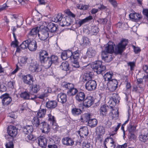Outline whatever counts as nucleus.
<instances>
[{
  "label": "nucleus",
  "mask_w": 148,
  "mask_h": 148,
  "mask_svg": "<svg viewBox=\"0 0 148 148\" xmlns=\"http://www.w3.org/2000/svg\"><path fill=\"white\" fill-rule=\"evenodd\" d=\"M128 43L127 40L123 39L115 47L114 49V44L113 42L109 41L104 46V49L101 52L110 54L114 53L116 54H121L125 49Z\"/></svg>",
  "instance_id": "1"
},
{
  "label": "nucleus",
  "mask_w": 148,
  "mask_h": 148,
  "mask_svg": "<svg viewBox=\"0 0 148 148\" xmlns=\"http://www.w3.org/2000/svg\"><path fill=\"white\" fill-rule=\"evenodd\" d=\"M32 122L33 125L42 130L43 133L47 134L50 131L49 125L42 119H39L36 117H34Z\"/></svg>",
  "instance_id": "2"
},
{
  "label": "nucleus",
  "mask_w": 148,
  "mask_h": 148,
  "mask_svg": "<svg viewBox=\"0 0 148 148\" xmlns=\"http://www.w3.org/2000/svg\"><path fill=\"white\" fill-rule=\"evenodd\" d=\"M64 12L68 16L63 17L61 21H60V25L62 27L67 26L71 25L73 23V21L70 16L73 18H74L75 16V15L72 13L69 10H66Z\"/></svg>",
  "instance_id": "3"
},
{
  "label": "nucleus",
  "mask_w": 148,
  "mask_h": 148,
  "mask_svg": "<svg viewBox=\"0 0 148 148\" xmlns=\"http://www.w3.org/2000/svg\"><path fill=\"white\" fill-rule=\"evenodd\" d=\"M91 68L97 74H100L106 69V66L102 64L101 61H97L93 62L91 65Z\"/></svg>",
  "instance_id": "4"
},
{
  "label": "nucleus",
  "mask_w": 148,
  "mask_h": 148,
  "mask_svg": "<svg viewBox=\"0 0 148 148\" xmlns=\"http://www.w3.org/2000/svg\"><path fill=\"white\" fill-rule=\"evenodd\" d=\"M18 129L16 127L10 125L8 128L7 132L8 135L6 136V138H12L14 139L17 135L18 133Z\"/></svg>",
  "instance_id": "5"
},
{
  "label": "nucleus",
  "mask_w": 148,
  "mask_h": 148,
  "mask_svg": "<svg viewBox=\"0 0 148 148\" xmlns=\"http://www.w3.org/2000/svg\"><path fill=\"white\" fill-rule=\"evenodd\" d=\"M39 55L40 62L47 66V61L49 58L48 53L46 51L42 50L40 52Z\"/></svg>",
  "instance_id": "6"
},
{
  "label": "nucleus",
  "mask_w": 148,
  "mask_h": 148,
  "mask_svg": "<svg viewBox=\"0 0 148 148\" xmlns=\"http://www.w3.org/2000/svg\"><path fill=\"white\" fill-rule=\"evenodd\" d=\"M0 98L1 99L2 105L4 106H6L10 104L12 101V98L9 94L5 93L2 95Z\"/></svg>",
  "instance_id": "7"
},
{
  "label": "nucleus",
  "mask_w": 148,
  "mask_h": 148,
  "mask_svg": "<svg viewBox=\"0 0 148 148\" xmlns=\"http://www.w3.org/2000/svg\"><path fill=\"white\" fill-rule=\"evenodd\" d=\"M51 89L49 87H46L45 88L44 91L41 94L38 95L37 96H34V98L31 97L30 99L34 100L35 98H38L43 99L45 97H47L48 94L51 93Z\"/></svg>",
  "instance_id": "8"
},
{
  "label": "nucleus",
  "mask_w": 148,
  "mask_h": 148,
  "mask_svg": "<svg viewBox=\"0 0 148 148\" xmlns=\"http://www.w3.org/2000/svg\"><path fill=\"white\" fill-rule=\"evenodd\" d=\"M97 83L94 80H90L87 81L85 84L86 89L88 90L91 91L95 89L97 86Z\"/></svg>",
  "instance_id": "9"
},
{
  "label": "nucleus",
  "mask_w": 148,
  "mask_h": 148,
  "mask_svg": "<svg viewBox=\"0 0 148 148\" xmlns=\"http://www.w3.org/2000/svg\"><path fill=\"white\" fill-rule=\"evenodd\" d=\"M119 96L117 93H113L111 98L108 102L110 104V107L112 108L114 107L116 104L119 102Z\"/></svg>",
  "instance_id": "10"
},
{
  "label": "nucleus",
  "mask_w": 148,
  "mask_h": 148,
  "mask_svg": "<svg viewBox=\"0 0 148 148\" xmlns=\"http://www.w3.org/2000/svg\"><path fill=\"white\" fill-rule=\"evenodd\" d=\"M29 69L30 71L33 73L40 72L42 70L40 66L36 62L31 63Z\"/></svg>",
  "instance_id": "11"
},
{
  "label": "nucleus",
  "mask_w": 148,
  "mask_h": 148,
  "mask_svg": "<svg viewBox=\"0 0 148 148\" xmlns=\"http://www.w3.org/2000/svg\"><path fill=\"white\" fill-rule=\"evenodd\" d=\"M49 34L47 29L45 27L39 32L38 35L40 39L42 40H45L49 37Z\"/></svg>",
  "instance_id": "12"
},
{
  "label": "nucleus",
  "mask_w": 148,
  "mask_h": 148,
  "mask_svg": "<svg viewBox=\"0 0 148 148\" xmlns=\"http://www.w3.org/2000/svg\"><path fill=\"white\" fill-rule=\"evenodd\" d=\"M38 27H36L32 29L27 35V38L29 39H34L37 36L39 31Z\"/></svg>",
  "instance_id": "13"
},
{
  "label": "nucleus",
  "mask_w": 148,
  "mask_h": 148,
  "mask_svg": "<svg viewBox=\"0 0 148 148\" xmlns=\"http://www.w3.org/2000/svg\"><path fill=\"white\" fill-rule=\"evenodd\" d=\"M139 140L143 142H145L148 140V130L146 129L142 131L139 136Z\"/></svg>",
  "instance_id": "14"
},
{
  "label": "nucleus",
  "mask_w": 148,
  "mask_h": 148,
  "mask_svg": "<svg viewBox=\"0 0 148 148\" xmlns=\"http://www.w3.org/2000/svg\"><path fill=\"white\" fill-rule=\"evenodd\" d=\"M83 104L86 107H89L94 103L93 98L91 96H88L83 101Z\"/></svg>",
  "instance_id": "15"
},
{
  "label": "nucleus",
  "mask_w": 148,
  "mask_h": 148,
  "mask_svg": "<svg viewBox=\"0 0 148 148\" xmlns=\"http://www.w3.org/2000/svg\"><path fill=\"white\" fill-rule=\"evenodd\" d=\"M118 84V83L116 80L112 79L111 81L108 83L107 88L110 91L113 92L116 89Z\"/></svg>",
  "instance_id": "16"
},
{
  "label": "nucleus",
  "mask_w": 148,
  "mask_h": 148,
  "mask_svg": "<svg viewBox=\"0 0 148 148\" xmlns=\"http://www.w3.org/2000/svg\"><path fill=\"white\" fill-rule=\"evenodd\" d=\"M58 60V58L56 56L52 55L50 57H49L47 60V67H50L52 64H57Z\"/></svg>",
  "instance_id": "17"
},
{
  "label": "nucleus",
  "mask_w": 148,
  "mask_h": 148,
  "mask_svg": "<svg viewBox=\"0 0 148 148\" xmlns=\"http://www.w3.org/2000/svg\"><path fill=\"white\" fill-rule=\"evenodd\" d=\"M28 48L31 51H35L37 47V44L36 41L33 39H28Z\"/></svg>",
  "instance_id": "18"
},
{
  "label": "nucleus",
  "mask_w": 148,
  "mask_h": 148,
  "mask_svg": "<svg viewBox=\"0 0 148 148\" xmlns=\"http://www.w3.org/2000/svg\"><path fill=\"white\" fill-rule=\"evenodd\" d=\"M11 18L13 20L15 19L16 20L17 23V27H20L23 24L24 20L23 18L21 16H19L16 14H13L12 15Z\"/></svg>",
  "instance_id": "19"
},
{
  "label": "nucleus",
  "mask_w": 148,
  "mask_h": 148,
  "mask_svg": "<svg viewBox=\"0 0 148 148\" xmlns=\"http://www.w3.org/2000/svg\"><path fill=\"white\" fill-rule=\"evenodd\" d=\"M23 81L25 84L31 85L33 84V77L30 74L22 76Z\"/></svg>",
  "instance_id": "20"
},
{
  "label": "nucleus",
  "mask_w": 148,
  "mask_h": 148,
  "mask_svg": "<svg viewBox=\"0 0 148 148\" xmlns=\"http://www.w3.org/2000/svg\"><path fill=\"white\" fill-rule=\"evenodd\" d=\"M110 109V107L106 104H104L101 106L99 109L100 115L103 116H106L107 114V112Z\"/></svg>",
  "instance_id": "21"
},
{
  "label": "nucleus",
  "mask_w": 148,
  "mask_h": 148,
  "mask_svg": "<svg viewBox=\"0 0 148 148\" xmlns=\"http://www.w3.org/2000/svg\"><path fill=\"white\" fill-rule=\"evenodd\" d=\"M86 97L85 94L82 91L78 92L75 96L76 100L78 102L83 101Z\"/></svg>",
  "instance_id": "22"
},
{
  "label": "nucleus",
  "mask_w": 148,
  "mask_h": 148,
  "mask_svg": "<svg viewBox=\"0 0 148 148\" xmlns=\"http://www.w3.org/2000/svg\"><path fill=\"white\" fill-rule=\"evenodd\" d=\"M57 100L58 102L63 104L67 101V96L66 94L61 92L57 95Z\"/></svg>",
  "instance_id": "23"
},
{
  "label": "nucleus",
  "mask_w": 148,
  "mask_h": 148,
  "mask_svg": "<svg viewBox=\"0 0 148 148\" xmlns=\"http://www.w3.org/2000/svg\"><path fill=\"white\" fill-rule=\"evenodd\" d=\"M45 28L46 29H47L48 31H49V32L53 33L56 31L57 29V25L50 22L48 24L46 27Z\"/></svg>",
  "instance_id": "24"
},
{
  "label": "nucleus",
  "mask_w": 148,
  "mask_h": 148,
  "mask_svg": "<svg viewBox=\"0 0 148 148\" xmlns=\"http://www.w3.org/2000/svg\"><path fill=\"white\" fill-rule=\"evenodd\" d=\"M110 53L101 52V56L102 59L105 62H108L112 60V55Z\"/></svg>",
  "instance_id": "25"
},
{
  "label": "nucleus",
  "mask_w": 148,
  "mask_h": 148,
  "mask_svg": "<svg viewBox=\"0 0 148 148\" xmlns=\"http://www.w3.org/2000/svg\"><path fill=\"white\" fill-rule=\"evenodd\" d=\"M38 143L42 147H45L47 145V139L45 137L42 136L38 139Z\"/></svg>",
  "instance_id": "26"
},
{
  "label": "nucleus",
  "mask_w": 148,
  "mask_h": 148,
  "mask_svg": "<svg viewBox=\"0 0 148 148\" xmlns=\"http://www.w3.org/2000/svg\"><path fill=\"white\" fill-rule=\"evenodd\" d=\"M92 19V16H90L84 19L81 20L79 19L77 20L76 22V23L79 27H80L82 25L88 22Z\"/></svg>",
  "instance_id": "27"
},
{
  "label": "nucleus",
  "mask_w": 148,
  "mask_h": 148,
  "mask_svg": "<svg viewBox=\"0 0 148 148\" xmlns=\"http://www.w3.org/2000/svg\"><path fill=\"white\" fill-rule=\"evenodd\" d=\"M106 142H107L106 143L108 148H115L116 146V144L112 138H107L106 140ZM105 146L106 148H108L106 144Z\"/></svg>",
  "instance_id": "28"
},
{
  "label": "nucleus",
  "mask_w": 148,
  "mask_h": 148,
  "mask_svg": "<svg viewBox=\"0 0 148 148\" xmlns=\"http://www.w3.org/2000/svg\"><path fill=\"white\" fill-rule=\"evenodd\" d=\"M57 104V102L55 101H50L46 103L45 106L47 108L52 109L56 107Z\"/></svg>",
  "instance_id": "29"
},
{
  "label": "nucleus",
  "mask_w": 148,
  "mask_h": 148,
  "mask_svg": "<svg viewBox=\"0 0 148 148\" xmlns=\"http://www.w3.org/2000/svg\"><path fill=\"white\" fill-rule=\"evenodd\" d=\"M143 69L145 73L147 74V75H145L143 73H141L140 72H139L137 75L136 78L139 77H140L142 75L143 79H148V66L147 65L143 66Z\"/></svg>",
  "instance_id": "30"
},
{
  "label": "nucleus",
  "mask_w": 148,
  "mask_h": 148,
  "mask_svg": "<svg viewBox=\"0 0 148 148\" xmlns=\"http://www.w3.org/2000/svg\"><path fill=\"white\" fill-rule=\"evenodd\" d=\"M130 18L133 21H138L141 19L142 16L141 14L135 13H131L129 15Z\"/></svg>",
  "instance_id": "31"
},
{
  "label": "nucleus",
  "mask_w": 148,
  "mask_h": 148,
  "mask_svg": "<svg viewBox=\"0 0 148 148\" xmlns=\"http://www.w3.org/2000/svg\"><path fill=\"white\" fill-rule=\"evenodd\" d=\"M114 107L113 108L110 107V112L109 114V116L112 119H113L114 117L118 116L119 113L118 112V110L116 111L114 109Z\"/></svg>",
  "instance_id": "32"
},
{
  "label": "nucleus",
  "mask_w": 148,
  "mask_h": 148,
  "mask_svg": "<svg viewBox=\"0 0 148 148\" xmlns=\"http://www.w3.org/2000/svg\"><path fill=\"white\" fill-rule=\"evenodd\" d=\"M80 45L84 47H86L90 43L89 39L85 37H84L80 41Z\"/></svg>",
  "instance_id": "33"
},
{
  "label": "nucleus",
  "mask_w": 148,
  "mask_h": 148,
  "mask_svg": "<svg viewBox=\"0 0 148 148\" xmlns=\"http://www.w3.org/2000/svg\"><path fill=\"white\" fill-rule=\"evenodd\" d=\"M7 142L5 145L6 148H13L14 144L13 141L14 139L12 138H6Z\"/></svg>",
  "instance_id": "34"
},
{
  "label": "nucleus",
  "mask_w": 148,
  "mask_h": 148,
  "mask_svg": "<svg viewBox=\"0 0 148 148\" xmlns=\"http://www.w3.org/2000/svg\"><path fill=\"white\" fill-rule=\"evenodd\" d=\"M46 113V109H42L39 110L38 112H37L36 116L34 117H36L39 119H41L40 118L45 116Z\"/></svg>",
  "instance_id": "35"
},
{
  "label": "nucleus",
  "mask_w": 148,
  "mask_h": 148,
  "mask_svg": "<svg viewBox=\"0 0 148 148\" xmlns=\"http://www.w3.org/2000/svg\"><path fill=\"white\" fill-rule=\"evenodd\" d=\"M62 86L64 88L68 89V90H70V89L74 86L73 84L65 82H63L62 83Z\"/></svg>",
  "instance_id": "36"
},
{
  "label": "nucleus",
  "mask_w": 148,
  "mask_h": 148,
  "mask_svg": "<svg viewBox=\"0 0 148 148\" xmlns=\"http://www.w3.org/2000/svg\"><path fill=\"white\" fill-rule=\"evenodd\" d=\"M33 130V127L31 125H27L23 128V132L26 134L32 133Z\"/></svg>",
  "instance_id": "37"
},
{
  "label": "nucleus",
  "mask_w": 148,
  "mask_h": 148,
  "mask_svg": "<svg viewBox=\"0 0 148 148\" xmlns=\"http://www.w3.org/2000/svg\"><path fill=\"white\" fill-rule=\"evenodd\" d=\"M60 68L62 70L67 71L69 70V64L68 62L66 61L63 62L60 66Z\"/></svg>",
  "instance_id": "38"
},
{
  "label": "nucleus",
  "mask_w": 148,
  "mask_h": 148,
  "mask_svg": "<svg viewBox=\"0 0 148 148\" xmlns=\"http://www.w3.org/2000/svg\"><path fill=\"white\" fill-rule=\"evenodd\" d=\"M63 16L61 13H58L57 15L55 16L53 18V21L55 22H60L61 21L62 19L63 18Z\"/></svg>",
  "instance_id": "39"
},
{
  "label": "nucleus",
  "mask_w": 148,
  "mask_h": 148,
  "mask_svg": "<svg viewBox=\"0 0 148 148\" xmlns=\"http://www.w3.org/2000/svg\"><path fill=\"white\" fill-rule=\"evenodd\" d=\"M25 139L27 142L34 141L36 140V138L34 136L32 133L26 134L25 135Z\"/></svg>",
  "instance_id": "40"
},
{
  "label": "nucleus",
  "mask_w": 148,
  "mask_h": 148,
  "mask_svg": "<svg viewBox=\"0 0 148 148\" xmlns=\"http://www.w3.org/2000/svg\"><path fill=\"white\" fill-rule=\"evenodd\" d=\"M48 121L49 122L50 124L51 125H55L56 124V121L54 116H52L51 114H48Z\"/></svg>",
  "instance_id": "41"
},
{
  "label": "nucleus",
  "mask_w": 148,
  "mask_h": 148,
  "mask_svg": "<svg viewBox=\"0 0 148 148\" xmlns=\"http://www.w3.org/2000/svg\"><path fill=\"white\" fill-rule=\"evenodd\" d=\"M97 120L95 119H90L88 121V125L91 127L96 126L97 124Z\"/></svg>",
  "instance_id": "42"
},
{
  "label": "nucleus",
  "mask_w": 148,
  "mask_h": 148,
  "mask_svg": "<svg viewBox=\"0 0 148 148\" xmlns=\"http://www.w3.org/2000/svg\"><path fill=\"white\" fill-rule=\"evenodd\" d=\"M113 75V74L112 73L110 72H108L106 73L104 75L103 78L105 81H111L112 79V77Z\"/></svg>",
  "instance_id": "43"
},
{
  "label": "nucleus",
  "mask_w": 148,
  "mask_h": 148,
  "mask_svg": "<svg viewBox=\"0 0 148 148\" xmlns=\"http://www.w3.org/2000/svg\"><path fill=\"white\" fill-rule=\"evenodd\" d=\"M78 91L77 90L74 88V86L70 90H68L67 93L68 95L69 96H73L76 95Z\"/></svg>",
  "instance_id": "44"
},
{
  "label": "nucleus",
  "mask_w": 148,
  "mask_h": 148,
  "mask_svg": "<svg viewBox=\"0 0 148 148\" xmlns=\"http://www.w3.org/2000/svg\"><path fill=\"white\" fill-rule=\"evenodd\" d=\"M95 53V50L91 47L89 48L87 52V53L89 57L94 56Z\"/></svg>",
  "instance_id": "45"
},
{
  "label": "nucleus",
  "mask_w": 148,
  "mask_h": 148,
  "mask_svg": "<svg viewBox=\"0 0 148 148\" xmlns=\"http://www.w3.org/2000/svg\"><path fill=\"white\" fill-rule=\"evenodd\" d=\"M99 32V29L97 26H92L91 28V30L90 33L91 35H96Z\"/></svg>",
  "instance_id": "46"
},
{
  "label": "nucleus",
  "mask_w": 148,
  "mask_h": 148,
  "mask_svg": "<svg viewBox=\"0 0 148 148\" xmlns=\"http://www.w3.org/2000/svg\"><path fill=\"white\" fill-rule=\"evenodd\" d=\"M71 112L73 115L77 116L80 114L82 111L80 109L75 108L72 109Z\"/></svg>",
  "instance_id": "47"
},
{
  "label": "nucleus",
  "mask_w": 148,
  "mask_h": 148,
  "mask_svg": "<svg viewBox=\"0 0 148 148\" xmlns=\"http://www.w3.org/2000/svg\"><path fill=\"white\" fill-rule=\"evenodd\" d=\"M90 114H89L86 113L83 115L81 118V120L83 122H88L89 120L90 119Z\"/></svg>",
  "instance_id": "48"
},
{
  "label": "nucleus",
  "mask_w": 148,
  "mask_h": 148,
  "mask_svg": "<svg viewBox=\"0 0 148 148\" xmlns=\"http://www.w3.org/2000/svg\"><path fill=\"white\" fill-rule=\"evenodd\" d=\"M20 97L25 100L29 99V94L27 92H21L20 95Z\"/></svg>",
  "instance_id": "49"
},
{
  "label": "nucleus",
  "mask_w": 148,
  "mask_h": 148,
  "mask_svg": "<svg viewBox=\"0 0 148 148\" xmlns=\"http://www.w3.org/2000/svg\"><path fill=\"white\" fill-rule=\"evenodd\" d=\"M92 78V76L89 73H86L84 75L83 77V81H89Z\"/></svg>",
  "instance_id": "50"
},
{
  "label": "nucleus",
  "mask_w": 148,
  "mask_h": 148,
  "mask_svg": "<svg viewBox=\"0 0 148 148\" xmlns=\"http://www.w3.org/2000/svg\"><path fill=\"white\" fill-rule=\"evenodd\" d=\"M96 131L97 133L103 134L105 133V129L104 127L101 126H98L96 129Z\"/></svg>",
  "instance_id": "51"
},
{
  "label": "nucleus",
  "mask_w": 148,
  "mask_h": 148,
  "mask_svg": "<svg viewBox=\"0 0 148 148\" xmlns=\"http://www.w3.org/2000/svg\"><path fill=\"white\" fill-rule=\"evenodd\" d=\"M28 38L26 40L24 41L20 45V47L22 49H25L28 48L29 42Z\"/></svg>",
  "instance_id": "52"
},
{
  "label": "nucleus",
  "mask_w": 148,
  "mask_h": 148,
  "mask_svg": "<svg viewBox=\"0 0 148 148\" xmlns=\"http://www.w3.org/2000/svg\"><path fill=\"white\" fill-rule=\"evenodd\" d=\"M82 145V148H93L92 145L90 143L84 142Z\"/></svg>",
  "instance_id": "53"
},
{
  "label": "nucleus",
  "mask_w": 148,
  "mask_h": 148,
  "mask_svg": "<svg viewBox=\"0 0 148 148\" xmlns=\"http://www.w3.org/2000/svg\"><path fill=\"white\" fill-rule=\"evenodd\" d=\"M136 126L130 124L128 127V130L129 133H134L136 129Z\"/></svg>",
  "instance_id": "54"
},
{
  "label": "nucleus",
  "mask_w": 148,
  "mask_h": 148,
  "mask_svg": "<svg viewBox=\"0 0 148 148\" xmlns=\"http://www.w3.org/2000/svg\"><path fill=\"white\" fill-rule=\"evenodd\" d=\"M79 51L77 50L73 53L72 58L74 60H77L79 58Z\"/></svg>",
  "instance_id": "55"
},
{
  "label": "nucleus",
  "mask_w": 148,
  "mask_h": 148,
  "mask_svg": "<svg viewBox=\"0 0 148 148\" xmlns=\"http://www.w3.org/2000/svg\"><path fill=\"white\" fill-rule=\"evenodd\" d=\"M40 89L39 85H35L33 86L31 90L33 92L37 93L40 90Z\"/></svg>",
  "instance_id": "56"
},
{
  "label": "nucleus",
  "mask_w": 148,
  "mask_h": 148,
  "mask_svg": "<svg viewBox=\"0 0 148 148\" xmlns=\"http://www.w3.org/2000/svg\"><path fill=\"white\" fill-rule=\"evenodd\" d=\"M13 34L14 38V41L12 42L11 43V46L13 45V46L14 47H16L17 46H18V42L17 40L16 39L14 32H13Z\"/></svg>",
  "instance_id": "57"
},
{
  "label": "nucleus",
  "mask_w": 148,
  "mask_h": 148,
  "mask_svg": "<svg viewBox=\"0 0 148 148\" xmlns=\"http://www.w3.org/2000/svg\"><path fill=\"white\" fill-rule=\"evenodd\" d=\"M81 132L82 134H83L82 135V136H83V135H84L85 136H87L88 134V130L86 128H84V129H80V131L78 132L79 133L80 136H81L80 134V133Z\"/></svg>",
  "instance_id": "58"
},
{
  "label": "nucleus",
  "mask_w": 148,
  "mask_h": 148,
  "mask_svg": "<svg viewBox=\"0 0 148 148\" xmlns=\"http://www.w3.org/2000/svg\"><path fill=\"white\" fill-rule=\"evenodd\" d=\"M136 137L134 133H129V139L131 140H135Z\"/></svg>",
  "instance_id": "59"
},
{
  "label": "nucleus",
  "mask_w": 148,
  "mask_h": 148,
  "mask_svg": "<svg viewBox=\"0 0 148 148\" xmlns=\"http://www.w3.org/2000/svg\"><path fill=\"white\" fill-rule=\"evenodd\" d=\"M143 13L146 17V18L148 22V9H143Z\"/></svg>",
  "instance_id": "60"
},
{
  "label": "nucleus",
  "mask_w": 148,
  "mask_h": 148,
  "mask_svg": "<svg viewBox=\"0 0 148 148\" xmlns=\"http://www.w3.org/2000/svg\"><path fill=\"white\" fill-rule=\"evenodd\" d=\"M61 57L62 59L63 60H65L68 58L66 51H63L62 53Z\"/></svg>",
  "instance_id": "61"
},
{
  "label": "nucleus",
  "mask_w": 148,
  "mask_h": 148,
  "mask_svg": "<svg viewBox=\"0 0 148 148\" xmlns=\"http://www.w3.org/2000/svg\"><path fill=\"white\" fill-rule=\"evenodd\" d=\"M77 7L80 10H86L88 8V6L87 5H80Z\"/></svg>",
  "instance_id": "62"
},
{
  "label": "nucleus",
  "mask_w": 148,
  "mask_h": 148,
  "mask_svg": "<svg viewBox=\"0 0 148 148\" xmlns=\"http://www.w3.org/2000/svg\"><path fill=\"white\" fill-rule=\"evenodd\" d=\"M69 139V137H65L63 138L62 140V143L64 145H67Z\"/></svg>",
  "instance_id": "63"
},
{
  "label": "nucleus",
  "mask_w": 148,
  "mask_h": 148,
  "mask_svg": "<svg viewBox=\"0 0 148 148\" xmlns=\"http://www.w3.org/2000/svg\"><path fill=\"white\" fill-rule=\"evenodd\" d=\"M66 52L68 58H70L71 59H72L73 55V53L71 52V51L69 50H68L66 51Z\"/></svg>",
  "instance_id": "64"
}]
</instances>
